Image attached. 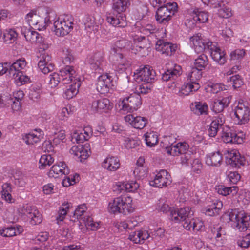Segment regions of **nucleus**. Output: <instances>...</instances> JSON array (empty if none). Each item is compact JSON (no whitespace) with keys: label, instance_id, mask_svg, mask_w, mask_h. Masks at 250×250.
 I'll use <instances>...</instances> for the list:
<instances>
[{"label":"nucleus","instance_id":"nucleus-19","mask_svg":"<svg viewBox=\"0 0 250 250\" xmlns=\"http://www.w3.org/2000/svg\"><path fill=\"white\" fill-rule=\"evenodd\" d=\"M51 57L48 54H42L39 62L38 67L44 74H47L54 69V65L50 62Z\"/></svg>","mask_w":250,"mask_h":250},{"label":"nucleus","instance_id":"nucleus-6","mask_svg":"<svg viewBox=\"0 0 250 250\" xmlns=\"http://www.w3.org/2000/svg\"><path fill=\"white\" fill-rule=\"evenodd\" d=\"M177 4L175 2L167 3L159 7L156 13V20L161 24H166L177 10Z\"/></svg>","mask_w":250,"mask_h":250},{"label":"nucleus","instance_id":"nucleus-14","mask_svg":"<svg viewBox=\"0 0 250 250\" xmlns=\"http://www.w3.org/2000/svg\"><path fill=\"white\" fill-rule=\"evenodd\" d=\"M69 172L70 170L66 164L62 162H60L52 167L48 175L50 177L57 178L63 175H68Z\"/></svg>","mask_w":250,"mask_h":250},{"label":"nucleus","instance_id":"nucleus-55","mask_svg":"<svg viewBox=\"0 0 250 250\" xmlns=\"http://www.w3.org/2000/svg\"><path fill=\"white\" fill-rule=\"evenodd\" d=\"M233 133L229 129L225 131L222 130L221 137L223 142L225 143H232L233 142Z\"/></svg>","mask_w":250,"mask_h":250},{"label":"nucleus","instance_id":"nucleus-49","mask_svg":"<svg viewBox=\"0 0 250 250\" xmlns=\"http://www.w3.org/2000/svg\"><path fill=\"white\" fill-rule=\"evenodd\" d=\"M70 208V203H64L59 208L58 210V215L56 217V220L58 221H62L65 217L67 211Z\"/></svg>","mask_w":250,"mask_h":250},{"label":"nucleus","instance_id":"nucleus-42","mask_svg":"<svg viewBox=\"0 0 250 250\" xmlns=\"http://www.w3.org/2000/svg\"><path fill=\"white\" fill-rule=\"evenodd\" d=\"M144 136L146 144L147 146L153 147L158 142V136L154 132H147L145 134Z\"/></svg>","mask_w":250,"mask_h":250},{"label":"nucleus","instance_id":"nucleus-20","mask_svg":"<svg viewBox=\"0 0 250 250\" xmlns=\"http://www.w3.org/2000/svg\"><path fill=\"white\" fill-rule=\"evenodd\" d=\"M225 155L228 162L232 167H237L240 165H244V157H241L240 154L236 150L228 151L227 153Z\"/></svg>","mask_w":250,"mask_h":250},{"label":"nucleus","instance_id":"nucleus-5","mask_svg":"<svg viewBox=\"0 0 250 250\" xmlns=\"http://www.w3.org/2000/svg\"><path fill=\"white\" fill-rule=\"evenodd\" d=\"M74 19L69 15L59 18L53 23V32L59 37L68 35L73 29Z\"/></svg>","mask_w":250,"mask_h":250},{"label":"nucleus","instance_id":"nucleus-41","mask_svg":"<svg viewBox=\"0 0 250 250\" xmlns=\"http://www.w3.org/2000/svg\"><path fill=\"white\" fill-rule=\"evenodd\" d=\"M12 190L10 184L6 183L2 185V197L8 203H12L14 201L11 195Z\"/></svg>","mask_w":250,"mask_h":250},{"label":"nucleus","instance_id":"nucleus-2","mask_svg":"<svg viewBox=\"0 0 250 250\" xmlns=\"http://www.w3.org/2000/svg\"><path fill=\"white\" fill-rule=\"evenodd\" d=\"M132 199L130 196H119L114 198L109 203L108 209L114 214L122 213L128 215L134 211L132 205Z\"/></svg>","mask_w":250,"mask_h":250},{"label":"nucleus","instance_id":"nucleus-32","mask_svg":"<svg viewBox=\"0 0 250 250\" xmlns=\"http://www.w3.org/2000/svg\"><path fill=\"white\" fill-rule=\"evenodd\" d=\"M216 190L218 194L223 196H226L230 194L234 196L238 192V188L236 186L226 187L224 185H219L216 188Z\"/></svg>","mask_w":250,"mask_h":250},{"label":"nucleus","instance_id":"nucleus-35","mask_svg":"<svg viewBox=\"0 0 250 250\" xmlns=\"http://www.w3.org/2000/svg\"><path fill=\"white\" fill-rule=\"evenodd\" d=\"M137 92H134L130 96L125 98L128 100V102L133 110H137L141 105V96L140 92L136 90Z\"/></svg>","mask_w":250,"mask_h":250},{"label":"nucleus","instance_id":"nucleus-48","mask_svg":"<svg viewBox=\"0 0 250 250\" xmlns=\"http://www.w3.org/2000/svg\"><path fill=\"white\" fill-rule=\"evenodd\" d=\"M54 159L51 155L44 154L41 156L39 161V168L43 169L47 166L51 165L54 162Z\"/></svg>","mask_w":250,"mask_h":250},{"label":"nucleus","instance_id":"nucleus-36","mask_svg":"<svg viewBox=\"0 0 250 250\" xmlns=\"http://www.w3.org/2000/svg\"><path fill=\"white\" fill-rule=\"evenodd\" d=\"M26 65L27 63L25 59H18L9 67V72L10 74H12L14 71H18L22 74L21 71L25 68Z\"/></svg>","mask_w":250,"mask_h":250},{"label":"nucleus","instance_id":"nucleus-30","mask_svg":"<svg viewBox=\"0 0 250 250\" xmlns=\"http://www.w3.org/2000/svg\"><path fill=\"white\" fill-rule=\"evenodd\" d=\"M190 108L195 114L199 115L207 114L208 107L206 103L196 102L191 104Z\"/></svg>","mask_w":250,"mask_h":250},{"label":"nucleus","instance_id":"nucleus-29","mask_svg":"<svg viewBox=\"0 0 250 250\" xmlns=\"http://www.w3.org/2000/svg\"><path fill=\"white\" fill-rule=\"evenodd\" d=\"M155 76V72L151 66L147 65L142 68V82H152Z\"/></svg>","mask_w":250,"mask_h":250},{"label":"nucleus","instance_id":"nucleus-45","mask_svg":"<svg viewBox=\"0 0 250 250\" xmlns=\"http://www.w3.org/2000/svg\"><path fill=\"white\" fill-rule=\"evenodd\" d=\"M84 24L85 29L88 32L97 30L98 27V25L95 21L94 18L92 16H86L85 18Z\"/></svg>","mask_w":250,"mask_h":250},{"label":"nucleus","instance_id":"nucleus-51","mask_svg":"<svg viewBox=\"0 0 250 250\" xmlns=\"http://www.w3.org/2000/svg\"><path fill=\"white\" fill-rule=\"evenodd\" d=\"M24 37L26 41L33 43L38 41L40 38V35L36 31L27 30L24 33Z\"/></svg>","mask_w":250,"mask_h":250},{"label":"nucleus","instance_id":"nucleus-24","mask_svg":"<svg viewBox=\"0 0 250 250\" xmlns=\"http://www.w3.org/2000/svg\"><path fill=\"white\" fill-rule=\"evenodd\" d=\"M43 132L39 129L35 130L34 132L26 134L23 136V139L26 144L33 145L40 141L43 138Z\"/></svg>","mask_w":250,"mask_h":250},{"label":"nucleus","instance_id":"nucleus-16","mask_svg":"<svg viewBox=\"0 0 250 250\" xmlns=\"http://www.w3.org/2000/svg\"><path fill=\"white\" fill-rule=\"evenodd\" d=\"M131 42L127 40L122 39L116 42L111 48V54L118 55L122 52L129 50L131 48Z\"/></svg>","mask_w":250,"mask_h":250},{"label":"nucleus","instance_id":"nucleus-23","mask_svg":"<svg viewBox=\"0 0 250 250\" xmlns=\"http://www.w3.org/2000/svg\"><path fill=\"white\" fill-rule=\"evenodd\" d=\"M156 48L162 54L171 55L173 52L176 50V46L171 43L165 42L163 40H159L156 43Z\"/></svg>","mask_w":250,"mask_h":250},{"label":"nucleus","instance_id":"nucleus-10","mask_svg":"<svg viewBox=\"0 0 250 250\" xmlns=\"http://www.w3.org/2000/svg\"><path fill=\"white\" fill-rule=\"evenodd\" d=\"M171 182V177L168 172L165 169H161L156 174L154 180L150 181V185L155 187L162 188L170 185Z\"/></svg>","mask_w":250,"mask_h":250},{"label":"nucleus","instance_id":"nucleus-13","mask_svg":"<svg viewBox=\"0 0 250 250\" xmlns=\"http://www.w3.org/2000/svg\"><path fill=\"white\" fill-rule=\"evenodd\" d=\"M139 188V184L136 181L118 182L114 186V190L118 194L123 191L135 192Z\"/></svg>","mask_w":250,"mask_h":250},{"label":"nucleus","instance_id":"nucleus-33","mask_svg":"<svg viewBox=\"0 0 250 250\" xmlns=\"http://www.w3.org/2000/svg\"><path fill=\"white\" fill-rule=\"evenodd\" d=\"M223 207V203L220 201H217L212 205L209 206L205 209V214L208 216H213L219 214Z\"/></svg>","mask_w":250,"mask_h":250},{"label":"nucleus","instance_id":"nucleus-53","mask_svg":"<svg viewBox=\"0 0 250 250\" xmlns=\"http://www.w3.org/2000/svg\"><path fill=\"white\" fill-rule=\"evenodd\" d=\"M49 84L51 88L55 87L61 81L60 74L53 73L49 77Z\"/></svg>","mask_w":250,"mask_h":250},{"label":"nucleus","instance_id":"nucleus-61","mask_svg":"<svg viewBox=\"0 0 250 250\" xmlns=\"http://www.w3.org/2000/svg\"><path fill=\"white\" fill-rule=\"evenodd\" d=\"M237 244L242 248H247L249 247L250 246V233L238 240Z\"/></svg>","mask_w":250,"mask_h":250},{"label":"nucleus","instance_id":"nucleus-38","mask_svg":"<svg viewBox=\"0 0 250 250\" xmlns=\"http://www.w3.org/2000/svg\"><path fill=\"white\" fill-rule=\"evenodd\" d=\"M18 34L13 29H8L5 30L3 36V42L6 44H10L15 42Z\"/></svg>","mask_w":250,"mask_h":250},{"label":"nucleus","instance_id":"nucleus-46","mask_svg":"<svg viewBox=\"0 0 250 250\" xmlns=\"http://www.w3.org/2000/svg\"><path fill=\"white\" fill-rule=\"evenodd\" d=\"M126 122L129 123L134 128L140 129L141 117L140 116L134 117L133 115L129 114L124 117Z\"/></svg>","mask_w":250,"mask_h":250},{"label":"nucleus","instance_id":"nucleus-21","mask_svg":"<svg viewBox=\"0 0 250 250\" xmlns=\"http://www.w3.org/2000/svg\"><path fill=\"white\" fill-rule=\"evenodd\" d=\"M101 166L108 171H116L120 167V161L116 157L108 156L103 161Z\"/></svg>","mask_w":250,"mask_h":250},{"label":"nucleus","instance_id":"nucleus-52","mask_svg":"<svg viewBox=\"0 0 250 250\" xmlns=\"http://www.w3.org/2000/svg\"><path fill=\"white\" fill-rule=\"evenodd\" d=\"M202 75V71L193 67L191 72L188 76V79L190 82H198V81L201 78Z\"/></svg>","mask_w":250,"mask_h":250},{"label":"nucleus","instance_id":"nucleus-44","mask_svg":"<svg viewBox=\"0 0 250 250\" xmlns=\"http://www.w3.org/2000/svg\"><path fill=\"white\" fill-rule=\"evenodd\" d=\"M211 231L213 236L216 239L215 245L218 247L221 246L224 243V240L222 238V235L224 234V232L222 227L214 228V229L211 230Z\"/></svg>","mask_w":250,"mask_h":250},{"label":"nucleus","instance_id":"nucleus-63","mask_svg":"<svg viewBox=\"0 0 250 250\" xmlns=\"http://www.w3.org/2000/svg\"><path fill=\"white\" fill-rule=\"evenodd\" d=\"M146 17V19L150 21L152 19V14L149 11L146 5L142 6V20H145L144 18Z\"/></svg>","mask_w":250,"mask_h":250},{"label":"nucleus","instance_id":"nucleus-59","mask_svg":"<svg viewBox=\"0 0 250 250\" xmlns=\"http://www.w3.org/2000/svg\"><path fill=\"white\" fill-rule=\"evenodd\" d=\"M179 213L180 215L181 219L184 221L186 219L188 218V216L192 215L193 213L191 211V208L189 207H186L179 209Z\"/></svg>","mask_w":250,"mask_h":250},{"label":"nucleus","instance_id":"nucleus-56","mask_svg":"<svg viewBox=\"0 0 250 250\" xmlns=\"http://www.w3.org/2000/svg\"><path fill=\"white\" fill-rule=\"evenodd\" d=\"M86 140V139L85 138L83 134V132H79L77 131L74 132L72 134L71 141L73 143L80 144L83 143L84 141Z\"/></svg>","mask_w":250,"mask_h":250},{"label":"nucleus","instance_id":"nucleus-39","mask_svg":"<svg viewBox=\"0 0 250 250\" xmlns=\"http://www.w3.org/2000/svg\"><path fill=\"white\" fill-rule=\"evenodd\" d=\"M119 112L122 114H125L133 111V108L129 104L128 100L125 98L120 99L118 103Z\"/></svg>","mask_w":250,"mask_h":250},{"label":"nucleus","instance_id":"nucleus-7","mask_svg":"<svg viewBox=\"0 0 250 250\" xmlns=\"http://www.w3.org/2000/svg\"><path fill=\"white\" fill-rule=\"evenodd\" d=\"M18 211L22 216L30 219V222L33 225L39 224L42 221V215L35 207L23 205L19 208Z\"/></svg>","mask_w":250,"mask_h":250},{"label":"nucleus","instance_id":"nucleus-17","mask_svg":"<svg viewBox=\"0 0 250 250\" xmlns=\"http://www.w3.org/2000/svg\"><path fill=\"white\" fill-rule=\"evenodd\" d=\"M189 145L186 142H179L169 147L166 146L167 153L172 156L182 155L189 151Z\"/></svg>","mask_w":250,"mask_h":250},{"label":"nucleus","instance_id":"nucleus-9","mask_svg":"<svg viewBox=\"0 0 250 250\" xmlns=\"http://www.w3.org/2000/svg\"><path fill=\"white\" fill-rule=\"evenodd\" d=\"M25 19L28 24L36 30H42L46 28L45 20L35 11H30L26 15Z\"/></svg>","mask_w":250,"mask_h":250},{"label":"nucleus","instance_id":"nucleus-57","mask_svg":"<svg viewBox=\"0 0 250 250\" xmlns=\"http://www.w3.org/2000/svg\"><path fill=\"white\" fill-rule=\"evenodd\" d=\"M41 93V90L39 86H33L30 89L29 96L30 99L35 100L40 97Z\"/></svg>","mask_w":250,"mask_h":250},{"label":"nucleus","instance_id":"nucleus-26","mask_svg":"<svg viewBox=\"0 0 250 250\" xmlns=\"http://www.w3.org/2000/svg\"><path fill=\"white\" fill-rule=\"evenodd\" d=\"M182 74L181 67L177 64H174L173 68L167 69L162 76L163 81H167L170 79L175 80Z\"/></svg>","mask_w":250,"mask_h":250},{"label":"nucleus","instance_id":"nucleus-64","mask_svg":"<svg viewBox=\"0 0 250 250\" xmlns=\"http://www.w3.org/2000/svg\"><path fill=\"white\" fill-rule=\"evenodd\" d=\"M155 30V26L151 23H148L145 26L142 25V32L145 35H149L153 33Z\"/></svg>","mask_w":250,"mask_h":250},{"label":"nucleus","instance_id":"nucleus-37","mask_svg":"<svg viewBox=\"0 0 250 250\" xmlns=\"http://www.w3.org/2000/svg\"><path fill=\"white\" fill-rule=\"evenodd\" d=\"M191 16L194 21L199 23L206 22L208 18V14L207 12L200 10L199 9H194L192 13Z\"/></svg>","mask_w":250,"mask_h":250},{"label":"nucleus","instance_id":"nucleus-34","mask_svg":"<svg viewBox=\"0 0 250 250\" xmlns=\"http://www.w3.org/2000/svg\"><path fill=\"white\" fill-rule=\"evenodd\" d=\"M208 64V59L207 56L204 54L199 55L195 59L194 67L202 71Z\"/></svg>","mask_w":250,"mask_h":250},{"label":"nucleus","instance_id":"nucleus-27","mask_svg":"<svg viewBox=\"0 0 250 250\" xmlns=\"http://www.w3.org/2000/svg\"><path fill=\"white\" fill-rule=\"evenodd\" d=\"M91 108L96 112H102L104 110H109L111 108L109 100L106 98H103L93 101Z\"/></svg>","mask_w":250,"mask_h":250},{"label":"nucleus","instance_id":"nucleus-1","mask_svg":"<svg viewBox=\"0 0 250 250\" xmlns=\"http://www.w3.org/2000/svg\"><path fill=\"white\" fill-rule=\"evenodd\" d=\"M190 40L197 53L208 51L212 59L218 64L223 65L226 62L224 51L218 46L217 43L212 42L208 39H204L199 33L193 35Z\"/></svg>","mask_w":250,"mask_h":250},{"label":"nucleus","instance_id":"nucleus-28","mask_svg":"<svg viewBox=\"0 0 250 250\" xmlns=\"http://www.w3.org/2000/svg\"><path fill=\"white\" fill-rule=\"evenodd\" d=\"M205 161L208 166L218 167L222 163V156L219 151L211 153L206 156Z\"/></svg>","mask_w":250,"mask_h":250},{"label":"nucleus","instance_id":"nucleus-50","mask_svg":"<svg viewBox=\"0 0 250 250\" xmlns=\"http://www.w3.org/2000/svg\"><path fill=\"white\" fill-rule=\"evenodd\" d=\"M86 209L87 207L85 205L83 204L79 206L74 211V217L79 220L80 222V221L83 219L84 217L88 216V215H84Z\"/></svg>","mask_w":250,"mask_h":250},{"label":"nucleus","instance_id":"nucleus-4","mask_svg":"<svg viewBox=\"0 0 250 250\" xmlns=\"http://www.w3.org/2000/svg\"><path fill=\"white\" fill-rule=\"evenodd\" d=\"M113 9L119 13V15L115 17L109 14L107 16V21L114 26L124 27L127 24L126 18L124 14L120 13L124 12L130 4L127 3V0H113Z\"/></svg>","mask_w":250,"mask_h":250},{"label":"nucleus","instance_id":"nucleus-31","mask_svg":"<svg viewBox=\"0 0 250 250\" xmlns=\"http://www.w3.org/2000/svg\"><path fill=\"white\" fill-rule=\"evenodd\" d=\"M23 231V228L21 226L8 227L4 229L0 230V235L4 237H12L17 234H19Z\"/></svg>","mask_w":250,"mask_h":250},{"label":"nucleus","instance_id":"nucleus-47","mask_svg":"<svg viewBox=\"0 0 250 250\" xmlns=\"http://www.w3.org/2000/svg\"><path fill=\"white\" fill-rule=\"evenodd\" d=\"M61 57L63 63L65 64H70L74 60L71 51L66 48L62 49Z\"/></svg>","mask_w":250,"mask_h":250},{"label":"nucleus","instance_id":"nucleus-58","mask_svg":"<svg viewBox=\"0 0 250 250\" xmlns=\"http://www.w3.org/2000/svg\"><path fill=\"white\" fill-rule=\"evenodd\" d=\"M245 55L244 49H237L233 51L230 54V59L232 60H240L243 58Z\"/></svg>","mask_w":250,"mask_h":250},{"label":"nucleus","instance_id":"nucleus-54","mask_svg":"<svg viewBox=\"0 0 250 250\" xmlns=\"http://www.w3.org/2000/svg\"><path fill=\"white\" fill-rule=\"evenodd\" d=\"M193 156V154L191 151L181 155V163L183 165H188L189 163H191L193 160L195 159Z\"/></svg>","mask_w":250,"mask_h":250},{"label":"nucleus","instance_id":"nucleus-15","mask_svg":"<svg viewBox=\"0 0 250 250\" xmlns=\"http://www.w3.org/2000/svg\"><path fill=\"white\" fill-rule=\"evenodd\" d=\"M60 75L63 84H68L74 82L76 78V72L71 66L67 65L60 70Z\"/></svg>","mask_w":250,"mask_h":250},{"label":"nucleus","instance_id":"nucleus-62","mask_svg":"<svg viewBox=\"0 0 250 250\" xmlns=\"http://www.w3.org/2000/svg\"><path fill=\"white\" fill-rule=\"evenodd\" d=\"M230 82L234 89L239 87L243 83L239 75H235L230 77Z\"/></svg>","mask_w":250,"mask_h":250},{"label":"nucleus","instance_id":"nucleus-25","mask_svg":"<svg viewBox=\"0 0 250 250\" xmlns=\"http://www.w3.org/2000/svg\"><path fill=\"white\" fill-rule=\"evenodd\" d=\"M81 85L79 79H75L74 82L67 87L65 90L63 97L67 99H70L74 97L78 92V89Z\"/></svg>","mask_w":250,"mask_h":250},{"label":"nucleus","instance_id":"nucleus-11","mask_svg":"<svg viewBox=\"0 0 250 250\" xmlns=\"http://www.w3.org/2000/svg\"><path fill=\"white\" fill-rule=\"evenodd\" d=\"M113 79L108 74L100 76L97 80L96 89L101 94L107 93L109 88L113 86Z\"/></svg>","mask_w":250,"mask_h":250},{"label":"nucleus","instance_id":"nucleus-43","mask_svg":"<svg viewBox=\"0 0 250 250\" xmlns=\"http://www.w3.org/2000/svg\"><path fill=\"white\" fill-rule=\"evenodd\" d=\"M114 55L117 58H119V59H117V61H118L117 63V68L119 70L121 71H124L130 66V62L123 57L122 53Z\"/></svg>","mask_w":250,"mask_h":250},{"label":"nucleus","instance_id":"nucleus-12","mask_svg":"<svg viewBox=\"0 0 250 250\" xmlns=\"http://www.w3.org/2000/svg\"><path fill=\"white\" fill-rule=\"evenodd\" d=\"M91 68L96 72L101 73L105 63L104 53L102 52H97L94 53L88 60Z\"/></svg>","mask_w":250,"mask_h":250},{"label":"nucleus","instance_id":"nucleus-60","mask_svg":"<svg viewBox=\"0 0 250 250\" xmlns=\"http://www.w3.org/2000/svg\"><path fill=\"white\" fill-rule=\"evenodd\" d=\"M79 175L78 174H75L73 176V177L70 176L66 177L64 179L62 182V184L64 187H69L70 185H72L76 183V180H78Z\"/></svg>","mask_w":250,"mask_h":250},{"label":"nucleus","instance_id":"nucleus-18","mask_svg":"<svg viewBox=\"0 0 250 250\" xmlns=\"http://www.w3.org/2000/svg\"><path fill=\"white\" fill-rule=\"evenodd\" d=\"M225 122V119L222 114H219L217 117L213 120L207 130L208 135L210 137H214L220 129H221Z\"/></svg>","mask_w":250,"mask_h":250},{"label":"nucleus","instance_id":"nucleus-3","mask_svg":"<svg viewBox=\"0 0 250 250\" xmlns=\"http://www.w3.org/2000/svg\"><path fill=\"white\" fill-rule=\"evenodd\" d=\"M225 215L229 221L233 222L235 229L240 232L250 230V215L244 210L237 209H231L227 212Z\"/></svg>","mask_w":250,"mask_h":250},{"label":"nucleus","instance_id":"nucleus-40","mask_svg":"<svg viewBox=\"0 0 250 250\" xmlns=\"http://www.w3.org/2000/svg\"><path fill=\"white\" fill-rule=\"evenodd\" d=\"M80 224L82 226L84 225L87 229L91 230H96L99 227V224L94 222L93 219L89 216L84 217L80 221Z\"/></svg>","mask_w":250,"mask_h":250},{"label":"nucleus","instance_id":"nucleus-8","mask_svg":"<svg viewBox=\"0 0 250 250\" xmlns=\"http://www.w3.org/2000/svg\"><path fill=\"white\" fill-rule=\"evenodd\" d=\"M234 121L238 125H245L250 120V109L244 103L239 102L234 108Z\"/></svg>","mask_w":250,"mask_h":250},{"label":"nucleus","instance_id":"nucleus-22","mask_svg":"<svg viewBox=\"0 0 250 250\" xmlns=\"http://www.w3.org/2000/svg\"><path fill=\"white\" fill-rule=\"evenodd\" d=\"M231 98V96H229L224 97L221 100L215 99L210 105L211 110L215 113L222 112L225 107L228 106Z\"/></svg>","mask_w":250,"mask_h":250}]
</instances>
